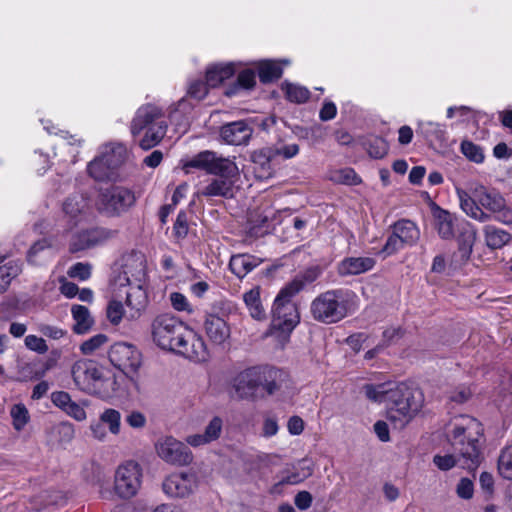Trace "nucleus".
I'll use <instances>...</instances> for the list:
<instances>
[{"label":"nucleus","mask_w":512,"mask_h":512,"mask_svg":"<svg viewBox=\"0 0 512 512\" xmlns=\"http://www.w3.org/2000/svg\"><path fill=\"white\" fill-rule=\"evenodd\" d=\"M434 464L443 471H447L453 468L455 465L459 464L462 467L463 459L458 454V458H456L453 454L446 455H435L433 458Z\"/></svg>","instance_id":"43"},{"label":"nucleus","mask_w":512,"mask_h":512,"mask_svg":"<svg viewBox=\"0 0 512 512\" xmlns=\"http://www.w3.org/2000/svg\"><path fill=\"white\" fill-rule=\"evenodd\" d=\"M68 275L71 278H77L82 281L87 280L91 275V265L78 262L69 268Z\"/></svg>","instance_id":"49"},{"label":"nucleus","mask_w":512,"mask_h":512,"mask_svg":"<svg viewBox=\"0 0 512 512\" xmlns=\"http://www.w3.org/2000/svg\"><path fill=\"white\" fill-rule=\"evenodd\" d=\"M204 330L211 342L223 344L230 338L231 330L227 321L214 313H207L204 320Z\"/></svg>","instance_id":"21"},{"label":"nucleus","mask_w":512,"mask_h":512,"mask_svg":"<svg viewBox=\"0 0 512 512\" xmlns=\"http://www.w3.org/2000/svg\"><path fill=\"white\" fill-rule=\"evenodd\" d=\"M286 287H283L276 296L272 306V334L286 342L293 329L300 321L298 308L292 298L295 296Z\"/></svg>","instance_id":"8"},{"label":"nucleus","mask_w":512,"mask_h":512,"mask_svg":"<svg viewBox=\"0 0 512 512\" xmlns=\"http://www.w3.org/2000/svg\"><path fill=\"white\" fill-rule=\"evenodd\" d=\"M288 374L270 365H257L240 372L233 381V388L241 399H254L263 390L267 395L279 391L286 382Z\"/></svg>","instance_id":"5"},{"label":"nucleus","mask_w":512,"mask_h":512,"mask_svg":"<svg viewBox=\"0 0 512 512\" xmlns=\"http://www.w3.org/2000/svg\"><path fill=\"white\" fill-rule=\"evenodd\" d=\"M71 312L75 320L73 331L76 334L86 333L93 325L89 310L82 305H73Z\"/></svg>","instance_id":"32"},{"label":"nucleus","mask_w":512,"mask_h":512,"mask_svg":"<svg viewBox=\"0 0 512 512\" xmlns=\"http://www.w3.org/2000/svg\"><path fill=\"white\" fill-rule=\"evenodd\" d=\"M499 473L506 479H512V445L502 450L498 459Z\"/></svg>","instance_id":"39"},{"label":"nucleus","mask_w":512,"mask_h":512,"mask_svg":"<svg viewBox=\"0 0 512 512\" xmlns=\"http://www.w3.org/2000/svg\"><path fill=\"white\" fill-rule=\"evenodd\" d=\"M151 336L161 349L176 352L195 361H205L208 357L204 340L171 314H160L153 319Z\"/></svg>","instance_id":"1"},{"label":"nucleus","mask_w":512,"mask_h":512,"mask_svg":"<svg viewBox=\"0 0 512 512\" xmlns=\"http://www.w3.org/2000/svg\"><path fill=\"white\" fill-rule=\"evenodd\" d=\"M64 412L77 421H83L86 419V412L84 408L74 401L65 409Z\"/></svg>","instance_id":"62"},{"label":"nucleus","mask_w":512,"mask_h":512,"mask_svg":"<svg viewBox=\"0 0 512 512\" xmlns=\"http://www.w3.org/2000/svg\"><path fill=\"white\" fill-rule=\"evenodd\" d=\"M126 150L119 145L110 151L95 158L88 165V173L96 181H104L110 178L113 170L118 168L125 160Z\"/></svg>","instance_id":"13"},{"label":"nucleus","mask_w":512,"mask_h":512,"mask_svg":"<svg viewBox=\"0 0 512 512\" xmlns=\"http://www.w3.org/2000/svg\"><path fill=\"white\" fill-rule=\"evenodd\" d=\"M234 68L231 64L214 65L206 72V80L209 87H217L224 80L230 78L234 74Z\"/></svg>","instance_id":"33"},{"label":"nucleus","mask_w":512,"mask_h":512,"mask_svg":"<svg viewBox=\"0 0 512 512\" xmlns=\"http://www.w3.org/2000/svg\"><path fill=\"white\" fill-rule=\"evenodd\" d=\"M313 501L312 495L308 491H300L295 495L294 504L300 510L308 509Z\"/></svg>","instance_id":"59"},{"label":"nucleus","mask_w":512,"mask_h":512,"mask_svg":"<svg viewBox=\"0 0 512 512\" xmlns=\"http://www.w3.org/2000/svg\"><path fill=\"white\" fill-rule=\"evenodd\" d=\"M371 257H349L341 261L338 267L340 275H358L371 270L375 266Z\"/></svg>","instance_id":"24"},{"label":"nucleus","mask_w":512,"mask_h":512,"mask_svg":"<svg viewBox=\"0 0 512 512\" xmlns=\"http://www.w3.org/2000/svg\"><path fill=\"white\" fill-rule=\"evenodd\" d=\"M188 231V215L185 211H180L173 226V234L177 239H184Z\"/></svg>","instance_id":"47"},{"label":"nucleus","mask_w":512,"mask_h":512,"mask_svg":"<svg viewBox=\"0 0 512 512\" xmlns=\"http://www.w3.org/2000/svg\"><path fill=\"white\" fill-rule=\"evenodd\" d=\"M483 235L486 246L491 250L501 249L512 239V235L508 231L494 225L484 226Z\"/></svg>","instance_id":"27"},{"label":"nucleus","mask_w":512,"mask_h":512,"mask_svg":"<svg viewBox=\"0 0 512 512\" xmlns=\"http://www.w3.org/2000/svg\"><path fill=\"white\" fill-rule=\"evenodd\" d=\"M101 422L109 426V430L113 434H118L120 431V412L115 409H106L100 416Z\"/></svg>","instance_id":"41"},{"label":"nucleus","mask_w":512,"mask_h":512,"mask_svg":"<svg viewBox=\"0 0 512 512\" xmlns=\"http://www.w3.org/2000/svg\"><path fill=\"white\" fill-rule=\"evenodd\" d=\"M156 450L161 459L173 465H189L193 460L190 449L173 437H166L159 441Z\"/></svg>","instance_id":"15"},{"label":"nucleus","mask_w":512,"mask_h":512,"mask_svg":"<svg viewBox=\"0 0 512 512\" xmlns=\"http://www.w3.org/2000/svg\"><path fill=\"white\" fill-rule=\"evenodd\" d=\"M282 68L274 61L266 60L258 68L259 79L262 83H270L282 76Z\"/></svg>","instance_id":"34"},{"label":"nucleus","mask_w":512,"mask_h":512,"mask_svg":"<svg viewBox=\"0 0 512 512\" xmlns=\"http://www.w3.org/2000/svg\"><path fill=\"white\" fill-rule=\"evenodd\" d=\"M349 293L342 289L321 293L311 303L310 312L316 321L332 324L348 314Z\"/></svg>","instance_id":"9"},{"label":"nucleus","mask_w":512,"mask_h":512,"mask_svg":"<svg viewBox=\"0 0 512 512\" xmlns=\"http://www.w3.org/2000/svg\"><path fill=\"white\" fill-rule=\"evenodd\" d=\"M273 151H277L276 157L282 156L284 159H290L299 153V146L297 144L290 145H271Z\"/></svg>","instance_id":"55"},{"label":"nucleus","mask_w":512,"mask_h":512,"mask_svg":"<svg viewBox=\"0 0 512 512\" xmlns=\"http://www.w3.org/2000/svg\"><path fill=\"white\" fill-rule=\"evenodd\" d=\"M170 300L173 308L178 311H187L189 309V303L187 298L178 292H173L170 295Z\"/></svg>","instance_id":"61"},{"label":"nucleus","mask_w":512,"mask_h":512,"mask_svg":"<svg viewBox=\"0 0 512 512\" xmlns=\"http://www.w3.org/2000/svg\"><path fill=\"white\" fill-rule=\"evenodd\" d=\"M277 151H273L271 146H265L254 150L250 159L254 165V172L260 179H268L275 173L273 162L276 159Z\"/></svg>","instance_id":"19"},{"label":"nucleus","mask_w":512,"mask_h":512,"mask_svg":"<svg viewBox=\"0 0 512 512\" xmlns=\"http://www.w3.org/2000/svg\"><path fill=\"white\" fill-rule=\"evenodd\" d=\"M208 87L209 85L207 84V81L203 82L202 80H195L191 82L189 86L188 95L195 99L201 100L206 96Z\"/></svg>","instance_id":"54"},{"label":"nucleus","mask_w":512,"mask_h":512,"mask_svg":"<svg viewBox=\"0 0 512 512\" xmlns=\"http://www.w3.org/2000/svg\"><path fill=\"white\" fill-rule=\"evenodd\" d=\"M11 417L16 430H21L28 422V410L23 404L14 405L11 409Z\"/></svg>","instance_id":"45"},{"label":"nucleus","mask_w":512,"mask_h":512,"mask_svg":"<svg viewBox=\"0 0 512 512\" xmlns=\"http://www.w3.org/2000/svg\"><path fill=\"white\" fill-rule=\"evenodd\" d=\"M132 190L123 186H111L102 190L98 198V209L108 216H120L135 205Z\"/></svg>","instance_id":"10"},{"label":"nucleus","mask_w":512,"mask_h":512,"mask_svg":"<svg viewBox=\"0 0 512 512\" xmlns=\"http://www.w3.org/2000/svg\"><path fill=\"white\" fill-rule=\"evenodd\" d=\"M457 495L462 499H470L473 496L474 485L469 478H461L457 484Z\"/></svg>","instance_id":"56"},{"label":"nucleus","mask_w":512,"mask_h":512,"mask_svg":"<svg viewBox=\"0 0 512 512\" xmlns=\"http://www.w3.org/2000/svg\"><path fill=\"white\" fill-rule=\"evenodd\" d=\"M336 113L337 108L335 104L331 101H326L319 112V117L322 121H328L333 119L336 116Z\"/></svg>","instance_id":"64"},{"label":"nucleus","mask_w":512,"mask_h":512,"mask_svg":"<svg viewBox=\"0 0 512 512\" xmlns=\"http://www.w3.org/2000/svg\"><path fill=\"white\" fill-rule=\"evenodd\" d=\"M392 234L388 237L382 252L386 255H392L404 245L412 246L420 238V231L416 224L408 219H401L392 226Z\"/></svg>","instance_id":"11"},{"label":"nucleus","mask_w":512,"mask_h":512,"mask_svg":"<svg viewBox=\"0 0 512 512\" xmlns=\"http://www.w3.org/2000/svg\"><path fill=\"white\" fill-rule=\"evenodd\" d=\"M321 271L318 267H310L305 271L297 274L293 280L288 282L284 287L289 289L292 293L298 294L307 285L316 281Z\"/></svg>","instance_id":"30"},{"label":"nucleus","mask_w":512,"mask_h":512,"mask_svg":"<svg viewBox=\"0 0 512 512\" xmlns=\"http://www.w3.org/2000/svg\"><path fill=\"white\" fill-rule=\"evenodd\" d=\"M145 257L142 253H132L125 259L123 276L119 275L118 282L120 286H126L130 283V274L136 281L141 282L146 275Z\"/></svg>","instance_id":"22"},{"label":"nucleus","mask_w":512,"mask_h":512,"mask_svg":"<svg viewBox=\"0 0 512 512\" xmlns=\"http://www.w3.org/2000/svg\"><path fill=\"white\" fill-rule=\"evenodd\" d=\"M158 122H161V125H168L163 110L152 104L143 105L137 110L132 121L131 133L137 136L149 126L156 127Z\"/></svg>","instance_id":"18"},{"label":"nucleus","mask_w":512,"mask_h":512,"mask_svg":"<svg viewBox=\"0 0 512 512\" xmlns=\"http://www.w3.org/2000/svg\"><path fill=\"white\" fill-rule=\"evenodd\" d=\"M39 332L50 339L58 340L66 335V330H63L57 326L49 324H41L39 326Z\"/></svg>","instance_id":"57"},{"label":"nucleus","mask_w":512,"mask_h":512,"mask_svg":"<svg viewBox=\"0 0 512 512\" xmlns=\"http://www.w3.org/2000/svg\"><path fill=\"white\" fill-rule=\"evenodd\" d=\"M123 315L124 309L122 303L117 300H111L107 307V317L110 322L114 325L119 324Z\"/></svg>","instance_id":"50"},{"label":"nucleus","mask_w":512,"mask_h":512,"mask_svg":"<svg viewBox=\"0 0 512 512\" xmlns=\"http://www.w3.org/2000/svg\"><path fill=\"white\" fill-rule=\"evenodd\" d=\"M52 243L49 239L43 238L37 242H35L27 253V260L32 264H37L36 256L39 252L50 248Z\"/></svg>","instance_id":"53"},{"label":"nucleus","mask_w":512,"mask_h":512,"mask_svg":"<svg viewBox=\"0 0 512 512\" xmlns=\"http://www.w3.org/2000/svg\"><path fill=\"white\" fill-rule=\"evenodd\" d=\"M389 150L388 143L381 137H376L370 141L368 146V153L375 159L383 158Z\"/></svg>","instance_id":"44"},{"label":"nucleus","mask_w":512,"mask_h":512,"mask_svg":"<svg viewBox=\"0 0 512 512\" xmlns=\"http://www.w3.org/2000/svg\"><path fill=\"white\" fill-rule=\"evenodd\" d=\"M262 260L249 254L233 255L229 262V268L238 278H243L254 268L260 265Z\"/></svg>","instance_id":"25"},{"label":"nucleus","mask_w":512,"mask_h":512,"mask_svg":"<svg viewBox=\"0 0 512 512\" xmlns=\"http://www.w3.org/2000/svg\"><path fill=\"white\" fill-rule=\"evenodd\" d=\"M19 272V267L11 262L0 266V294L8 289L12 279L15 278Z\"/></svg>","instance_id":"38"},{"label":"nucleus","mask_w":512,"mask_h":512,"mask_svg":"<svg viewBox=\"0 0 512 512\" xmlns=\"http://www.w3.org/2000/svg\"><path fill=\"white\" fill-rule=\"evenodd\" d=\"M24 342L25 346L31 351L37 352L39 354H44L48 351L46 341L36 335L26 336Z\"/></svg>","instance_id":"51"},{"label":"nucleus","mask_w":512,"mask_h":512,"mask_svg":"<svg viewBox=\"0 0 512 512\" xmlns=\"http://www.w3.org/2000/svg\"><path fill=\"white\" fill-rule=\"evenodd\" d=\"M86 205L85 198L82 195L75 194L66 198L63 203V211L71 219H75L83 212Z\"/></svg>","instance_id":"36"},{"label":"nucleus","mask_w":512,"mask_h":512,"mask_svg":"<svg viewBox=\"0 0 512 512\" xmlns=\"http://www.w3.org/2000/svg\"><path fill=\"white\" fill-rule=\"evenodd\" d=\"M338 174V180L345 184L356 185L361 181L355 171L351 168L342 169Z\"/></svg>","instance_id":"60"},{"label":"nucleus","mask_w":512,"mask_h":512,"mask_svg":"<svg viewBox=\"0 0 512 512\" xmlns=\"http://www.w3.org/2000/svg\"><path fill=\"white\" fill-rule=\"evenodd\" d=\"M126 306L130 310L131 319L138 318L147 305V295L141 285L130 288L126 291Z\"/></svg>","instance_id":"26"},{"label":"nucleus","mask_w":512,"mask_h":512,"mask_svg":"<svg viewBox=\"0 0 512 512\" xmlns=\"http://www.w3.org/2000/svg\"><path fill=\"white\" fill-rule=\"evenodd\" d=\"M51 401L63 411L73 402L69 393L65 391L53 392L51 394Z\"/></svg>","instance_id":"58"},{"label":"nucleus","mask_w":512,"mask_h":512,"mask_svg":"<svg viewBox=\"0 0 512 512\" xmlns=\"http://www.w3.org/2000/svg\"><path fill=\"white\" fill-rule=\"evenodd\" d=\"M75 385L83 392L101 398L109 397L113 381L103 375L102 369L93 360L76 361L71 369Z\"/></svg>","instance_id":"7"},{"label":"nucleus","mask_w":512,"mask_h":512,"mask_svg":"<svg viewBox=\"0 0 512 512\" xmlns=\"http://www.w3.org/2000/svg\"><path fill=\"white\" fill-rule=\"evenodd\" d=\"M421 133L424 134L427 138H434L436 140L444 139V130L441 125L433 122H423L420 123Z\"/></svg>","instance_id":"48"},{"label":"nucleus","mask_w":512,"mask_h":512,"mask_svg":"<svg viewBox=\"0 0 512 512\" xmlns=\"http://www.w3.org/2000/svg\"><path fill=\"white\" fill-rule=\"evenodd\" d=\"M282 90L285 92L286 98L293 103H305L310 97V91L306 87L292 83H283Z\"/></svg>","instance_id":"35"},{"label":"nucleus","mask_w":512,"mask_h":512,"mask_svg":"<svg viewBox=\"0 0 512 512\" xmlns=\"http://www.w3.org/2000/svg\"><path fill=\"white\" fill-rule=\"evenodd\" d=\"M483 435L482 424L470 416H461L453 424L448 439L463 459L462 468L474 471L481 462L480 438Z\"/></svg>","instance_id":"6"},{"label":"nucleus","mask_w":512,"mask_h":512,"mask_svg":"<svg viewBox=\"0 0 512 512\" xmlns=\"http://www.w3.org/2000/svg\"><path fill=\"white\" fill-rule=\"evenodd\" d=\"M475 240L476 230L467 224L465 227H463L458 238V252L454 254V257H460V261H456L457 264L461 265L462 263L468 261L471 256Z\"/></svg>","instance_id":"28"},{"label":"nucleus","mask_w":512,"mask_h":512,"mask_svg":"<svg viewBox=\"0 0 512 512\" xmlns=\"http://www.w3.org/2000/svg\"><path fill=\"white\" fill-rule=\"evenodd\" d=\"M255 73L252 70H243L237 76L235 86L230 88L226 94L228 96L233 95L237 92L238 88L250 89L255 85Z\"/></svg>","instance_id":"40"},{"label":"nucleus","mask_w":512,"mask_h":512,"mask_svg":"<svg viewBox=\"0 0 512 512\" xmlns=\"http://www.w3.org/2000/svg\"><path fill=\"white\" fill-rule=\"evenodd\" d=\"M197 486L196 476L192 473H175L168 476L162 488L166 495L175 498L189 496Z\"/></svg>","instance_id":"16"},{"label":"nucleus","mask_w":512,"mask_h":512,"mask_svg":"<svg viewBox=\"0 0 512 512\" xmlns=\"http://www.w3.org/2000/svg\"><path fill=\"white\" fill-rule=\"evenodd\" d=\"M191 168L205 170L209 174L221 177L215 178L207 184L201 191V195L205 197H233L232 181L226 179L238 174V168L232 160L218 156L213 151L206 150L184 163L183 169L186 173H189Z\"/></svg>","instance_id":"4"},{"label":"nucleus","mask_w":512,"mask_h":512,"mask_svg":"<svg viewBox=\"0 0 512 512\" xmlns=\"http://www.w3.org/2000/svg\"><path fill=\"white\" fill-rule=\"evenodd\" d=\"M434 218V228L438 235L444 240H451L455 236L454 223L456 217L447 210L436 206L432 210Z\"/></svg>","instance_id":"23"},{"label":"nucleus","mask_w":512,"mask_h":512,"mask_svg":"<svg viewBox=\"0 0 512 512\" xmlns=\"http://www.w3.org/2000/svg\"><path fill=\"white\" fill-rule=\"evenodd\" d=\"M141 467L135 461L120 465L115 474V492L121 498L133 497L141 485Z\"/></svg>","instance_id":"12"},{"label":"nucleus","mask_w":512,"mask_h":512,"mask_svg":"<svg viewBox=\"0 0 512 512\" xmlns=\"http://www.w3.org/2000/svg\"><path fill=\"white\" fill-rule=\"evenodd\" d=\"M253 134V128L244 120L223 125L220 136L229 145H245Z\"/></svg>","instance_id":"20"},{"label":"nucleus","mask_w":512,"mask_h":512,"mask_svg":"<svg viewBox=\"0 0 512 512\" xmlns=\"http://www.w3.org/2000/svg\"><path fill=\"white\" fill-rule=\"evenodd\" d=\"M117 231L106 228H93L78 233L70 244L71 252L86 250L102 244L116 236Z\"/></svg>","instance_id":"17"},{"label":"nucleus","mask_w":512,"mask_h":512,"mask_svg":"<svg viewBox=\"0 0 512 512\" xmlns=\"http://www.w3.org/2000/svg\"><path fill=\"white\" fill-rule=\"evenodd\" d=\"M306 460H301L299 462L300 471L293 472L282 479L277 483V485H285V484H298L304 479L308 478L312 475L313 470L309 466H305Z\"/></svg>","instance_id":"37"},{"label":"nucleus","mask_w":512,"mask_h":512,"mask_svg":"<svg viewBox=\"0 0 512 512\" xmlns=\"http://www.w3.org/2000/svg\"><path fill=\"white\" fill-rule=\"evenodd\" d=\"M126 422L132 428H142L146 424V417L139 411H132L127 417Z\"/></svg>","instance_id":"63"},{"label":"nucleus","mask_w":512,"mask_h":512,"mask_svg":"<svg viewBox=\"0 0 512 512\" xmlns=\"http://www.w3.org/2000/svg\"><path fill=\"white\" fill-rule=\"evenodd\" d=\"M108 337L105 334H97L88 340L84 341L80 346V351L84 355H91L105 343H107Z\"/></svg>","instance_id":"42"},{"label":"nucleus","mask_w":512,"mask_h":512,"mask_svg":"<svg viewBox=\"0 0 512 512\" xmlns=\"http://www.w3.org/2000/svg\"><path fill=\"white\" fill-rule=\"evenodd\" d=\"M365 395L374 402L385 403L387 419L396 429L404 428L421 407L420 392L405 383L366 384Z\"/></svg>","instance_id":"2"},{"label":"nucleus","mask_w":512,"mask_h":512,"mask_svg":"<svg viewBox=\"0 0 512 512\" xmlns=\"http://www.w3.org/2000/svg\"><path fill=\"white\" fill-rule=\"evenodd\" d=\"M462 153L471 161L481 163L484 155L480 146L470 141H463L461 144Z\"/></svg>","instance_id":"46"},{"label":"nucleus","mask_w":512,"mask_h":512,"mask_svg":"<svg viewBox=\"0 0 512 512\" xmlns=\"http://www.w3.org/2000/svg\"><path fill=\"white\" fill-rule=\"evenodd\" d=\"M161 122H158L156 127L149 126V128H145V134L143 138L140 140V147L143 150H149L156 145H158L161 140L164 138L167 132L168 125H161Z\"/></svg>","instance_id":"31"},{"label":"nucleus","mask_w":512,"mask_h":512,"mask_svg":"<svg viewBox=\"0 0 512 512\" xmlns=\"http://www.w3.org/2000/svg\"><path fill=\"white\" fill-rule=\"evenodd\" d=\"M461 209L471 218L488 222L492 218L504 224H512V207L505 198L495 189L477 184L468 193L457 190Z\"/></svg>","instance_id":"3"},{"label":"nucleus","mask_w":512,"mask_h":512,"mask_svg":"<svg viewBox=\"0 0 512 512\" xmlns=\"http://www.w3.org/2000/svg\"><path fill=\"white\" fill-rule=\"evenodd\" d=\"M108 357L112 365L124 373H135L141 365V353L134 345L125 342L113 344Z\"/></svg>","instance_id":"14"},{"label":"nucleus","mask_w":512,"mask_h":512,"mask_svg":"<svg viewBox=\"0 0 512 512\" xmlns=\"http://www.w3.org/2000/svg\"><path fill=\"white\" fill-rule=\"evenodd\" d=\"M243 300L252 318L256 320H263L266 318V312L260 299L259 286H256L245 292L243 295Z\"/></svg>","instance_id":"29"},{"label":"nucleus","mask_w":512,"mask_h":512,"mask_svg":"<svg viewBox=\"0 0 512 512\" xmlns=\"http://www.w3.org/2000/svg\"><path fill=\"white\" fill-rule=\"evenodd\" d=\"M222 425V419L217 416L214 417L206 426L204 437H206L210 442L218 439L222 431Z\"/></svg>","instance_id":"52"}]
</instances>
